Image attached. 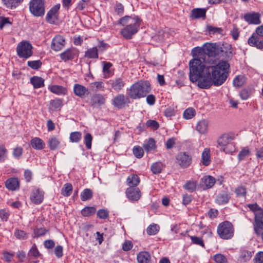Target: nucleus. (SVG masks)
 I'll use <instances>...</instances> for the list:
<instances>
[{"instance_id": "nucleus-54", "label": "nucleus", "mask_w": 263, "mask_h": 263, "mask_svg": "<svg viewBox=\"0 0 263 263\" xmlns=\"http://www.w3.org/2000/svg\"><path fill=\"white\" fill-rule=\"evenodd\" d=\"M197 186V182L194 181H187L183 186L184 188L191 192L195 190Z\"/></svg>"}, {"instance_id": "nucleus-46", "label": "nucleus", "mask_w": 263, "mask_h": 263, "mask_svg": "<svg viewBox=\"0 0 263 263\" xmlns=\"http://www.w3.org/2000/svg\"><path fill=\"white\" fill-rule=\"evenodd\" d=\"M82 134L80 132H72L70 134V141L71 142L78 143L81 140Z\"/></svg>"}, {"instance_id": "nucleus-33", "label": "nucleus", "mask_w": 263, "mask_h": 263, "mask_svg": "<svg viewBox=\"0 0 263 263\" xmlns=\"http://www.w3.org/2000/svg\"><path fill=\"white\" fill-rule=\"evenodd\" d=\"M143 147L146 153L154 151L156 148V141L153 138H149L148 141L143 144Z\"/></svg>"}, {"instance_id": "nucleus-26", "label": "nucleus", "mask_w": 263, "mask_h": 263, "mask_svg": "<svg viewBox=\"0 0 263 263\" xmlns=\"http://www.w3.org/2000/svg\"><path fill=\"white\" fill-rule=\"evenodd\" d=\"M63 106V100L55 98L51 100L49 103V108L53 111L60 110Z\"/></svg>"}, {"instance_id": "nucleus-53", "label": "nucleus", "mask_w": 263, "mask_h": 263, "mask_svg": "<svg viewBox=\"0 0 263 263\" xmlns=\"http://www.w3.org/2000/svg\"><path fill=\"white\" fill-rule=\"evenodd\" d=\"M213 259L216 263H227L228 262L226 257L221 253L215 254L213 256Z\"/></svg>"}, {"instance_id": "nucleus-7", "label": "nucleus", "mask_w": 263, "mask_h": 263, "mask_svg": "<svg viewBox=\"0 0 263 263\" xmlns=\"http://www.w3.org/2000/svg\"><path fill=\"white\" fill-rule=\"evenodd\" d=\"M30 12L35 16H41L45 13L44 0H31L29 3Z\"/></svg>"}, {"instance_id": "nucleus-22", "label": "nucleus", "mask_w": 263, "mask_h": 263, "mask_svg": "<svg viewBox=\"0 0 263 263\" xmlns=\"http://www.w3.org/2000/svg\"><path fill=\"white\" fill-rule=\"evenodd\" d=\"M137 260L138 263H151L152 256L147 251H141L137 254Z\"/></svg>"}, {"instance_id": "nucleus-58", "label": "nucleus", "mask_w": 263, "mask_h": 263, "mask_svg": "<svg viewBox=\"0 0 263 263\" xmlns=\"http://www.w3.org/2000/svg\"><path fill=\"white\" fill-rule=\"evenodd\" d=\"M48 232L44 228H36L34 230V237L43 236Z\"/></svg>"}, {"instance_id": "nucleus-16", "label": "nucleus", "mask_w": 263, "mask_h": 263, "mask_svg": "<svg viewBox=\"0 0 263 263\" xmlns=\"http://www.w3.org/2000/svg\"><path fill=\"white\" fill-rule=\"evenodd\" d=\"M260 18V14L254 12L245 14L243 16L245 21L249 24H259L261 23Z\"/></svg>"}, {"instance_id": "nucleus-48", "label": "nucleus", "mask_w": 263, "mask_h": 263, "mask_svg": "<svg viewBox=\"0 0 263 263\" xmlns=\"http://www.w3.org/2000/svg\"><path fill=\"white\" fill-rule=\"evenodd\" d=\"M250 155V151L249 148L244 147L239 153L238 155V159L239 161H242L246 157L249 156Z\"/></svg>"}, {"instance_id": "nucleus-51", "label": "nucleus", "mask_w": 263, "mask_h": 263, "mask_svg": "<svg viewBox=\"0 0 263 263\" xmlns=\"http://www.w3.org/2000/svg\"><path fill=\"white\" fill-rule=\"evenodd\" d=\"M8 150L4 145H0V162H4L7 159Z\"/></svg>"}, {"instance_id": "nucleus-57", "label": "nucleus", "mask_w": 263, "mask_h": 263, "mask_svg": "<svg viewBox=\"0 0 263 263\" xmlns=\"http://www.w3.org/2000/svg\"><path fill=\"white\" fill-rule=\"evenodd\" d=\"M97 215L100 219H105L108 217L109 212L105 209H100L98 211Z\"/></svg>"}, {"instance_id": "nucleus-27", "label": "nucleus", "mask_w": 263, "mask_h": 263, "mask_svg": "<svg viewBox=\"0 0 263 263\" xmlns=\"http://www.w3.org/2000/svg\"><path fill=\"white\" fill-rule=\"evenodd\" d=\"M105 103V98L101 94H95L91 99V103L92 106L96 105L101 106Z\"/></svg>"}, {"instance_id": "nucleus-5", "label": "nucleus", "mask_w": 263, "mask_h": 263, "mask_svg": "<svg viewBox=\"0 0 263 263\" xmlns=\"http://www.w3.org/2000/svg\"><path fill=\"white\" fill-rule=\"evenodd\" d=\"M219 237L222 239H230L234 234V228L232 223L228 221L220 223L217 228Z\"/></svg>"}, {"instance_id": "nucleus-50", "label": "nucleus", "mask_w": 263, "mask_h": 263, "mask_svg": "<svg viewBox=\"0 0 263 263\" xmlns=\"http://www.w3.org/2000/svg\"><path fill=\"white\" fill-rule=\"evenodd\" d=\"M245 83V77L242 76H238L233 80V85L235 87H240Z\"/></svg>"}, {"instance_id": "nucleus-9", "label": "nucleus", "mask_w": 263, "mask_h": 263, "mask_svg": "<svg viewBox=\"0 0 263 263\" xmlns=\"http://www.w3.org/2000/svg\"><path fill=\"white\" fill-rule=\"evenodd\" d=\"M106 84L110 86V90H114L119 92L123 89L126 83L123 78L121 77H117L106 82Z\"/></svg>"}, {"instance_id": "nucleus-45", "label": "nucleus", "mask_w": 263, "mask_h": 263, "mask_svg": "<svg viewBox=\"0 0 263 263\" xmlns=\"http://www.w3.org/2000/svg\"><path fill=\"white\" fill-rule=\"evenodd\" d=\"M234 192L237 197H245L247 195V189L243 186L240 185L235 189Z\"/></svg>"}, {"instance_id": "nucleus-6", "label": "nucleus", "mask_w": 263, "mask_h": 263, "mask_svg": "<svg viewBox=\"0 0 263 263\" xmlns=\"http://www.w3.org/2000/svg\"><path fill=\"white\" fill-rule=\"evenodd\" d=\"M33 48L29 41H22L16 46L17 55L21 59H28L33 54Z\"/></svg>"}, {"instance_id": "nucleus-39", "label": "nucleus", "mask_w": 263, "mask_h": 263, "mask_svg": "<svg viewBox=\"0 0 263 263\" xmlns=\"http://www.w3.org/2000/svg\"><path fill=\"white\" fill-rule=\"evenodd\" d=\"M96 212L95 206H86L81 211V214L84 217H89L93 215Z\"/></svg>"}, {"instance_id": "nucleus-35", "label": "nucleus", "mask_w": 263, "mask_h": 263, "mask_svg": "<svg viewBox=\"0 0 263 263\" xmlns=\"http://www.w3.org/2000/svg\"><path fill=\"white\" fill-rule=\"evenodd\" d=\"M90 87L92 91H104L105 85L102 81H96L90 84Z\"/></svg>"}, {"instance_id": "nucleus-13", "label": "nucleus", "mask_w": 263, "mask_h": 263, "mask_svg": "<svg viewBox=\"0 0 263 263\" xmlns=\"http://www.w3.org/2000/svg\"><path fill=\"white\" fill-rule=\"evenodd\" d=\"M259 34L255 31L248 40V44L251 47L263 50V40L260 39Z\"/></svg>"}, {"instance_id": "nucleus-3", "label": "nucleus", "mask_w": 263, "mask_h": 263, "mask_svg": "<svg viewBox=\"0 0 263 263\" xmlns=\"http://www.w3.org/2000/svg\"><path fill=\"white\" fill-rule=\"evenodd\" d=\"M151 91L150 83L147 81H139L127 89V94L132 99L144 98Z\"/></svg>"}, {"instance_id": "nucleus-17", "label": "nucleus", "mask_w": 263, "mask_h": 263, "mask_svg": "<svg viewBox=\"0 0 263 263\" xmlns=\"http://www.w3.org/2000/svg\"><path fill=\"white\" fill-rule=\"evenodd\" d=\"M48 89L52 93L58 96H65L68 93L67 88L59 85H51L48 86Z\"/></svg>"}, {"instance_id": "nucleus-23", "label": "nucleus", "mask_w": 263, "mask_h": 263, "mask_svg": "<svg viewBox=\"0 0 263 263\" xmlns=\"http://www.w3.org/2000/svg\"><path fill=\"white\" fill-rule=\"evenodd\" d=\"M30 145L33 149L36 150H42L46 146L44 141L39 137H34L31 139Z\"/></svg>"}, {"instance_id": "nucleus-59", "label": "nucleus", "mask_w": 263, "mask_h": 263, "mask_svg": "<svg viewBox=\"0 0 263 263\" xmlns=\"http://www.w3.org/2000/svg\"><path fill=\"white\" fill-rule=\"evenodd\" d=\"M29 254L35 258H37L40 255V252L35 244L30 249Z\"/></svg>"}, {"instance_id": "nucleus-20", "label": "nucleus", "mask_w": 263, "mask_h": 263, "mask_svg": "<svg viewBox=\"0 0 263 263\" xmlns=\"http://www.w3.org/2000/svg\"><path fill=\"white\" fill-rule=\"evenodd\" d=\"M73 93L76 96L82 98L86 95H88L89 92L88 88L84 86L79 84H75L73 86Z\"/></svg>"}, {"instance_id": "nucleus-15", "label": "nucleus", "mask_w": 263, "mask_h": 263, "mask_svg": "<svg viewBox=\"0 0 263 263\" xmlns=\"http://www.w3.org/2000/svg\"><path fill=\"white\" fill-rule=\"evenodd\" d=\"M60 8V4L55 5L48 12L46 17L47 22L50 24H54L56 22L58 18Z\"/></svg>"}, {"instance_id": "nucleus-42", "label": "nucleus", "mask_w": 263, "mask_h": 263, "mask_svg": "<svg viewBox=\"0 0 263 263\" xmlns=\"http://www.w3.org/2000/svg\"><path fill=\"white\" fill-rule=\"evenodd\" d=\"M252 257V253L250 251L243 250L241 252L239 257V260L240 262H246L249 260Z\"/></svg>"}, {"instance_id": "nucleus-55", "label": "nucleus", "mask_w": 263, "mask_h": 263, "mask_svg": "<svg viewBox=\"0 0 263 263\" xmlns=\"http://www.w3.org/2000/svg\"><path fill=\"white\" fill-rule=\"evenodd\" d=\"M92 137L90 133H87L84 136V142L87 149H90L91 148V142Z\"/></svg>"}, {"instance_id": "nucleus-40", "label": "nucleus", "mask_w": 263, "mask_h": 263, "mask_svg": "<svg viewBox=\"0 0 263 263\" xmlns=\"http://www.w3.org/2000/svg\"><path fill=\"white\" fill-rule=\"evenodd\" d=\"M163 168V165L161 162L154 163L151 167V171L155 174H158L161 172Z\"/></svg>"}, {"instance_id": "nucleus-56", "label": "nucleus", "mask_w": 263, "mask_h": 263, "mask_svg": "<svg viewBox=\"0 0 263 263\" xmlns=\"http://www.w3.org/2000/svg\"><path fill=\"white\" fill-rule=\"evenodd\" d=\"M195 110L192 108H189L183 112V117L185 119H190L195 116Z\"/></svg>"}, {"instance_id": "nucleus-12", "label": "nucleus", "mask_w": 263, "mask_h": 263, "mask_svg": "<svg viewBox=\"0 0 263 263\" xmlns=\"http://www.w3.org/2000/svg\"><path fill=\"white\" fill-rule=\"evenodd\" d=\"M176 161L182 167H187L192 162V157L186 152H180L176 157Z\"/></svg>"}, {"instance_id": "nucleus-10", "label": "nucleus", "mask_w": 263, "mask_h": 263, "mask_svg": "<svg viewBox=\"0 0 263 263\" xmlns=\"http://www.w3.org/2000/svg\"><path fill=\"white\" fill-rule=\"evenodd\" d=\"M66 45V40L64 36L58 34L52 40L51 48L54 51L58 52L64 48Z\"/></svg>"}, {"instance_id": "nucleus-61", "label": "nucleus", "mask_w": 263, "mask_h": 263, "mask_svg": "<svg viewBox=\"0 0 263 263\" xmlns=\"http://www.w3.org/2000/svg\"><path fill=\"white\" fill-rule=\"evenodd\" d=\"M133 247V244L132 242L130 240H125L122 245V249L124 251H128L130 250Z\"/></svg>"}, {"instance_id": "nucleus-32", "label": "nucleus", "mask_w": 263, "mask_h": 263, "mask_svg": "<svg viewBox=\"0 0 263 263\" xmlns=\"http://www.w3.org/2000/svg\"><path fill=\"white\" fill-rule=\"evenodd\" d=\"M60 144V140L55 136L50 137L48 141V147L51 151H54L57 149L59 147Z\"/></svg>"}, {"instance_id": "nucleus-30", "label": "nucleus", "mask_w": 263, "mask_h": 263, "mask_svg": "<svg viewBox=\"0 0 263 263\" xmlns=\"http://www.w3.org/2000/svg\"><path fill=\"white\" fill-rule=\"evenodd\" d=\"M44 79L38 76H33L30 79V83L35 89L40 88L44 86Z\"/></svg>"}, {"instance_id": "nucleus-62", "label": "nucleus", "mask_w": 263, "mask_h": 263, "mask_svg": "<svg viewBox=\"0 0 263 263\" xmlns=\"http://www.w3.org/2000/svg\"><path fill=\"white\" fill-rule=\"evenodd\" d=\"M248 207L250 209V210L255 212V214L259 212H262V209L256 203L253 204H249L248 205Z\"/></svg>"}, {"instance_id": "nucleus-44", "label": "nucleus", "mask_w": 263, "mask_h": 263, "mask_svg": "<svg viewBox=\"0 0 263 263\" xmlns=\"http://www.w3.org/2000/svg\"><path fill=\"white\" fill-rule=\"evenodd\" d=\"M92 197V192L90 189H86L81 194V199L82 201L90 199Z\"/></svg>"}, {"instance_id": "nucleus-31", "label": "nucleus", "mask_w": 263, "mask_h": 263, "mask_svg": "<svg viewBox=\"0 0 263 263\" xmlns=\"http://www.w3.org/2000/svg\"><path fill=\"white\" fill-rule=\"evenodd\" d=\"M206 9L202 8H195L191 12V17L194 19L204 18L206 15Z\"/></svg>"}, {"instance_id": "nucleus-4", "label": "nucleus", "mask_w": 263, "mask_h": 263, "mask_svg": "<svg viewBox=\"0 0 263 263\" xmlns=\"http://www.w3.org/2000/svg\"><path fill=\"white\" fill-rule=\"evenodd\" d=\"M237 134L234 132H228L222 134L217 139V144L221 147V151L226 154H230L235 151V144L232 142Z\"/></svg>"}, {"instance_id": "nucleus-25", "label": "nucleus", "mask_w": 263, "mask_h": 263, "mask_svg": "<svg viewBox=\"0 0 263 263\" xmlns=\"http://www.w3.org/2000/svg\"><path fill=\"white\" fill-rule=\"evenodd\" d=\"M103 75L104 78H109L113 76L114 71L111 70V67L112 66V63L109 62L103 61Z\"/></svg>"}, {"instance_id": "nucleus-2", "label": "nucleus", "mask_w": 263, "mask_h": 263, "mask_svg": "<svg viewBox=\"0 0 263 263\" xmlns=\"http://www.w3.org/2000/svg\"><path fill=\"white\" fill-rule=\"evenodd\" d=\"M142 20L138 16L126 15L121 17L118 21V24L124 26L121 29V34L127 40L131 39L133 35L139 30Z\"/></svg>"}, {"instance_id": "nucleus-28", "label": "nucleus", "mask_w": 263, "mask_h": 263, "mask_svg": "<svg viewBox=\"0 0 263 263\" xmlns=\"http://www.w3.org/2000/svg\"><path fill=\"white\" fill-rule=\"evenodd\" d=\"M208 121L205 119L199 121L196 125V130L201 134H204L208 132Z\"/></svg>"}, {"instance_id": "nucleus-29", "label": "nucleus", "mask_w": 263, "mask_h": 263, "mask_svg": "<svg viewBox=\"0 0 263 263\" xmlns=\"http://www.w3.org/2000/svg\"><path fill=\"white\" fill-rule=\"evenodd\" d=\"M201 163L205 166H208L211 163V151L209 148H205L201 155Z\"/></svg>"}, {"instance_id": "nucleus-38", "label": "nucleus", "mask_w": 263, "mask_h": 263, "mask_svg": "<svg viewBox=\"0 0 263 263\" xmlns=\"http://www.w3.org/2000/svg\"><path fill=\"white\" fill-rule=\"evenodd\" d=\"M72 190L71 184L65 183L61 189V194L65 197H69L71 194Z\"/></svg>"}, {"instance_id": "nucleus-43", "label": "nucleus", "mask_w": 263, "mask_h": 263, "mask_svg": "<svg viewBox=\"0 0 263 263\" xmlns=\"http://www.w3.org/2000/svg\"><path fill=\"white\" fill-rule=\"evenodd\" d=\"M42 65V62L41 60L28 61L27 66L33 70L39 69Z\"/></svg>"}, {"instance_id": "nucleus-47", "label": "nucleus", "mask_w": 263, "mask_h": 263, "mask_svg": "<svg viewBox=\"0 0 263 263\" xmlns=\"http://www.w3.org/2000/svg\"><path fill=\"white\" fill-rule=\"evenodd\" d=\"M14 235L15 237L18 239H26L28 237V234L23 230L19 229H15Z\"/></svg>"}, {"instance_id": "nucleus-21", "label": "nucleus", "mask_w": 263, "mask_h": 263, "mask_svg": "<svg viewBox=\"0 0 263 263\" xmlns=\"http://www.w3.org/2000/svg\"><path fill=\"white\" fill-rule=\"evenodd\" d=\"M5 186L9 190L16 191L20 188V181L17 178H10L6 181Z\"/></svg>"}, {"instance_id": "nucleus-49", "label": "nucleus", "mask_w": 263, "mask_h": 263, "mask_svg": "<svg viewBox=\"0 0 263 263\" xmlns=\"http://www.w3.org/2000/svg\"><path fill=\"white\" fill-rule=\"evenodd\" d=\"M133 152L134 156L137 158H141L143 156V149L140 146H135L133 148Z\"/></svg>"}, {"instance_id": "nucleus-18", "label": "nucleus", "mask_w": 263, "mask_h": 263, "mask_svg": "<svg viewBox=\"0 0 263 263\" xmlns=\"http://www.w3.org/2000/svg\"><path fill=\"white\" fill-rule=\"evenodd\" d=\"M77 54V51L74 48H70L65 50L60 54V58L64 61L66 62L73 59Z\"/></svg>"}, {"instance_id": "nucleus-8", "label": "nucleus", "mask_w": 263, "mask_h": 263, "mask_svg": "<svg viewBox=\"0 0 263 263\" xmlns=\"http://www.w3.org/2000/svg\"><path fill=\"white\" fill-rule=\"evenodd\" d=\"M123 93L116 95L111 100L112 105L116 108L121 109L128 106L130 103L128 98Z\"/></svg>"}, {"instance_id": "nucleus-14", "label": "nucleus", "mask_w": 263, "mask_h": 263, "mask_svg": "<svg viewBox=\"0 0 263 263\" xmlns=\"http://www.w3.org/2000/svg\"><path fill=\"white\" fill-rule=\"evenodd\" d=\"M44 192L40 189H33L31 193L30 199L35 204L41 203L44 199Z\"/></svg>"}, {"instance_id": "nucleus-11", "label": "nucleus", "mask_w": 263, "mask_h": 263, "mask_svg": "<svg viewBox=\"0 0 263 263\" xmlns=\"http://www.w3.org/2000/svg\"><path fill=\"white\" fill-rule=\"evenodd\" d=\"M125 195L131 202L138 201L141 197L142 194L138 187H127L125 191Z\"/></svg>"}, {"instance_id": "nucleus-36", "label": "nucleus", "mask_w": 263, "mask_h": 263, "mask_svg": "<svg viewBox=\"0 0 263 263\" xmlns=\"http://www.w3.org/2000/svg\"><path fill=\"white\" fill-rule=\"evenodd\" d=\"M4 5L8 8H15L20 5L23 0H2Z\"/></svg>"}, {"instance_id": "nucleus-41", "label": "nucleus", "mask_w": 263, "mask_h": 263, "mask_svg": "<svg viewBox=\"0 0 263 263\" xmlns=\"http://www.w3.org/2000/svg\"><path fill=\"white\" fill-rule=\"evenodd\" d=\"M160 227L157 224H150L146 229V233L148 235H155L159 231Z\"/></svg>"}, {"instance_id": "nucleus-1", "label": "nucleus", "mask_w": 263, "mask_h": 263, "mask_svg": "<svg viewBox=\"0 0 263 263\" xmlns=\"http://www.w3.org/2000/svg\"><path fill=\"white\" fill-rule=\"evenodd\" d=\"M216 43H205L202 50L205 56L202 62L200 59L194 58L189 62L190 80L192 83L197 82L201 89H209L212 86H220L227 79L229 76V64L221 61L215 64V60H206V56L215 57L220 51L223 52Z\"/></svg>"}, {"instance_id": "nucleus-19", "label": "nucleus", "mask_w": 263, "mask_h": 263, "mask_svg": "<svg viewBox=\"0 0 263 263\" xmlns=\"http://www.w3.org/2000/svg\"><path fill=\"white\" fill-rule=\"evenodd\" d=\"M215 178L211 176H205L200 180V185L203 189L211 188L215 183Z\"/></svg>"}, {"instance_id": "nucleus-63", "label": "nucleus", "mask_w": 263, "mask_h": 263, "mask_svg": "<svg viewBox=\"0 0 263 263\" xmlns=\"http://www.w3.org/2000/svg\"><path fill=\"white\" fill-rule=\"evenodd\" d=\"M146 125L153 129H157L159 127V123L155 120H149L146 122Z\"/></svg>"}, {"instance_id": "nucleus-34", "label": "nucleus", "mask_w": 263, "mask_h": 263, "mask_svg": "<svg viewBox=\"0 0 263 263\" xmlns=\"http://www.w3.org/2000/svg\"><path fill=\"white\" fill-rule=\"evenodd\" d=\"M230 200L229 195L226 193L219 194L216 198V202L220 205L227 203Z\"/></svg>"}, {"instance_id": "nucleus-60", "label": "nucleus", "mask_w": 263, "mask_h": 263, "mask_svg": "<svg viewBox=\"0 0 263 263\" xmlns=\"http://www.w3.org/2000/svg\"><path fill=\"white\" fill-rule=\"evenodd\" d=\"M9 212L6 209L0 210V218L3 221H7L9 217Z\"/></svg>"}, {"instance_id": "nucleus-24", "label": "nucleus", "mask_w": 263, "mask_h": 263, "mask_svg": "<svg viewBox=\"0 0 263 263\" xmlns=\"http://www.w3.org/2000/svg\"><path fill=\"white\" fill-rule=\"evenodd\" d=\"M126 182L128 187H138L137 186L140 182V179L137 175L132 174L127 178Z\"/></svg>"}, {"instance_id": "nucleus-52", "label": "nucleus", "mask_w": 263, "mask_h": 263, "mask_svg": "<svg viewBox=\"0 0 263 263\" xmlns=\"http://www.w3.org/2000/svg\"><path fill=\"white\" fill-rule=\"evenodd\" d=\"M192 242L195 245L204 247V243L201 237L196 236H189Z\"/></svg>"}, {"instance_id": "nucleus-64", "label": "nucleus", "mask_w": 263, "mask_h": 263, "mask_svg": "<svg viewBox=\"0 0 263 263\" xmlns=\"http://www.w3.org/2000/svg\"><path fill=\"white\" fill-rule=\"evenodd\" d=\"M254 263H263V252L259 251L256 253L254 258Z\"/></svg>"}, {"instance_id": "nucleus-37", "label": "nucleus", "mask_w": 263, "mask_h": 263, "mask_svg": "<svg viewBox=\"0 0 263 263\" xmlns=\"http://www.w3.org/2000/svg\"><path fill=\"white\" fill-rule=\"evenodd\" d=\"M85 57L88 59L98 58V50L96 47L88 49L85 52Z\"/></svg>"}]
</instances>
